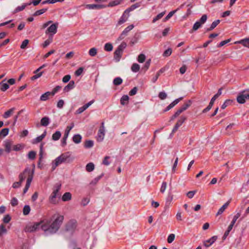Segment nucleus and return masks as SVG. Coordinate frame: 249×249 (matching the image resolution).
Masks as SVG:
<instances>
[{"label": "nucleus", "mask_w": 249, "mask_h": 249, "mask_svg": "<svg viewBox=\"0 0 249 249\" xmlns=\"http://www.w3.org/2000/svg\"><path fill=\"white\" fill-rule=\"evenodd\" d=\"M64 219L62 215H54L51 219H44L40 222L28 225L25 228L26 232H34L41 229L45 235L55 233L58 230Z\"/></svg>", "instance_id": "nucleus-1"}, {"label": "nucleus", "mask_w": 249, "mask_h": 249, "mask_svg": "<svg viewBox=\"0 0 249 249\" xmlns=\"http://www.w3.org/2000/svg\"><path fill=\"white\" fill-rule=\"evenodd\" d=\"M68 156L64 154L56 158L52 163V170H54L57 166L65 162Z\"/></svg>", "instance_id": "nucleus-2"}, {"label": "nucleus", "mask_w": 249, "mask_h": 249, "mask_svg": "<svg viewBox=\"0 0 249 249\" xmlns=\"http://www.w3.org/2000/svg\"><path fill=\"white\" fill-rule=\"evenodd\" d=\"M61 184L58 183L55 185L53 188V191L49 197L50 201L53 204L56 203V197L58 196V193L61 189Z\"/></svg>", "instance_id": "nucleus-3"}, {"label": "nucleus", "mask_w": 249, "mask_h": 249, "mask_svg": "<svg viewBox=\"0 0 249 249\" xmlns=\"http://www.w3.org/2000/svg\"><path fill=\"white\" fill-rule=\"evenodd\" d=\"M247 99H249V89L240 92L237 97V101L239 104L245 103Z\"/></svg>", "instance_id": "nucleus-4"}, {"label": "nucleus", "mask_w": 249, "mask_h": 249, "mask_svg": "<svg viewBox=\"0 0 249 249\" xmlns=\"http://www.w3.org/2000/svg\"><path fill=\"white\" fill-rule=\"evenodd\" d=\"M58 23L57 22L53 23L47 28L45 31L46 35H48L49 37H52L57 33Z\"/></svg>", "instance_id": "nucleus-5"}, {"label": "nucleus", "mask_w": 249, "mask_h": 249, "mask_svg": "<svg viewBox=\"0 0 249 249\" xmlns=\"http://www.w3.org/2000/svg\"><path fill=\"white\" fill-rule=\"evenodd\" d=\"M34 174V170H31L29 168H26L23 171V173H21L19 175V181L22 182L24 180L25 178L27 177L28 178L31 175H32V179L33 178V175Z\"/></svg>", "instance_id": "nucleus-6"}, {"label": "nucleus", "mask_w": 249, "mask_h": 249, "mask_svg": "<svg viewBox=\"0 0 249 249\" xmlns=\"http://www.w3.org/2000/svg\"><path fill=\"white\" fill-rule=\"evenodd\" d=\"M105 128L104 126V123L101 124V126L98 130L97 135L96 136V140L98 142H102L105 138Z\"/></svg>", "instance_id": "nucleus-7"}, {"label": "nucleus", "mask_w": 249, "mask_h": 249, "mask_svg": "<svg viewBox=\"0 0 249 249\" xmlns=\"http://www.w3.org/2000/svg\"><path fill=\"white\" fill-rule=\"evenodd\" d=\"M207 19V16L206 15H203L200 19L196 21L193 25V29L194 31H196L206 21Z\"/></svg>", "instance_id": "nucleus-8"}, {"label": "nucleus", "mask_w": 249, "mask_h": 249, "mask_svg": "<svg viewBox=\"0 0 249 249\" xmlns=\"http://www.w3.org/2000/svg\"><path fill=\"white\" fill-rule=\"evenodd\" d=\"M74 125L73 123H71V125L68 126L65 131L64 137L62 140V145L64 146L66 144L67 139L69 135L70 131L73 128Z\"/></svg>", "instance_id": "nucleus-9"}, {"label": "nucleus", "mask_w": 249, "mask_h": 249, "mask_svg": "<svg viewBox=\"0 0 249 249\" xmlns=\"http://www.w3.org/2000/svg\"><path fill=\"white\" fill-rule=\"evenodd\" d=\"M3 145L5 148V151L7 153H9L12 150L13 142L10 140H5L3 142Z\"/></svg>", "instance_id": "nucleus-10"}, {"label": "nucleus", "mask_w": 249, "mask_h": 249, "mask_svg": "<svg viewBox=\"0 0 249 249\" xmlns=\"http://www.w3.org/2000/svg\"><path fill=\"white\" fill-rule=\"evenodd\" d=\"M134 27V26L133 24H131L126 27L123 31L122 32L120 36H119L118 40L119 41H120L122 39H123L127 35L128 33L131 30H132Z\"/></svg>", "instance_id": "nucleus-11"}, {"label": "nucleus", "mask_w": 249, "mask_h": 249, "mask_svg": "<svg viewBox=\"0 0 249 249\" xmlns=\"http://www.w3.org/2000/svg\"><path fill=\"white\" fill-rule=\"evenodd\" d=\"M129 17V14H127V13H125V11H124V13L120 18L119 20L118 21L117 25H121L125 22L128 19Z\"/></svg>", "instance_id": "nucleus-12"}, {"label": "nucleus", "mask_w": 249, "mask_h": 249, "mask_svg": "<svg viewBox=\"0 0 249 249\" xmlns=\"http://www.w3.org/2000/svg\"><path fill=\"white\" fill-rule=\"evenodd\" d=\"M217 239L216 236H213L208 240L205 241L203 243L204 246L206 247H209L212 245Z\"/></svg>", "instance_id": "nucleus-13"}, {"label": "nucleus", "mask_w": 249, "mask_h": 249, "mask_svg": "<svg viewBox=\"0 0 249 249\" xmlns=\"http://www.w3.org/2000/svg\"><path fill=\"white\" fill-rule=\"evenodd\" d=\"M106 7L105 5L101 4H87L86 5V8L89 9H102Z\"/></svg>", "instance_id": "nucleus-14"}, {"label": "nucleus", "mask_w": 249, "mask_h": 249, "mask_svg": "<svg viewBox=\"0 0 249 249\" xmlns=\"http://www.w3.org/2000/svg\"><path fill=\"white\" fill-rule=\"evenodd\" d=\"M46 134V131L44 132V133L42 135L33 139L32 142V143L36 144L41 142L45 137Z\"/></svg>", "instance_id": "nucleus-15"}, {"label": "nucleus", "mask_w": 249, "mask_h": 249, "mask_svg": "<svg viewBox=\"0 0 249 249\" xmlns=\"http://www.w3.org/2000/svg\"><path fill=\"white\" fill-rule=\"evenodd\" d=\"M235 44H241L244 47L249 48V38H246L241 40L236 41Z\"/></svg>", "instance_id": "nucleus-16"}, {"label": "nucleus", "mask_w": 249, "mask_h": 249, "mask_svg": "<svg viewBox=\"0 0 249 249\" xmlns=\"http://www.w3.org/2000/svg\"><path fill=\"white\" fill-rule=\"evenodd\" d=\"M140 6V4L139 3H136L132 5H131L130 7L126 9L124 11L125 13H127V14H129V13L131 11H133L134 10L136 9V8L139 7Z\"/></svg>", "instance_id": "nucleus-17"}, {"label": "nucleus", "mask_w": 249, "mask_h": 249, "mask_svg": "<svg viewBox=\"0 0 249 249\" xmlns=\"http://www.w3.org/2000/svg\"><path fill=\"white\" fill-rule=\"evenodd\" d=\"M74 88V82L73 81H71L64 88V91L65 92H68L70 90L73 89Z\"/></svg>", "instance_id": "nucleus-18"}, {"label": "nucleus", "mask_w": 249, "mask_h": 249, "mask_svg": "<svg viewBox=\"0 0 249 249\" xmlns=\"http://www.w3.org/2000/svg\"><path fill=\"white\" fill-rule=\"evenodd\" d=\"M190 105H191V101H189V103H186V104H184L179 109H178L177 111V112L179 115L183 111L186 110L190 107Z\"/></svg>", "instance_id": "nucleus-19"}, {"label": "nucleus", "mask_w": 249, "mask_h": 249, "mask_svg": "<svg viewBox=\"0 0 249 249\" xmlns=\"http://www.w3.org/2000/svg\"><path fill=\"white\" fill-rule=\"evenodd\" d=\"M6 79L3 80L0 83V89L2 91H5L9 88V86L8 83H4Z\"/></svg>", "instance_id": "nucleus-20"}, {"label": "nucleus", "mask_w": 249, "mask_h": 249, "mask_svg": "<svg viewBox=\"0 0 249 249\" xmlns=\"http://www.w3.org/2000/svg\"><path fill=\"white\" fill-rule=\"evenodd\" d=\"M32 181V175H31L30 177L27 179L26 185L23 190V194H25L28 190V189L30 186L31 183Z\"/></svg>", "instance_id": "nucleus-21"}, {"label": "nucleus", "mask_w": 249, "mask_h": 249, "mask_svg": "<svg viewBox=\"0 0 249 249\" xmlns=\"http://www.w3.org/2000/svg\"><path fill=\"white\" fill-rule=\"evenodd\" d=\"M230 204V202L228 201L226 203H225L218 211L217 213H216V215H218L220 214H221L224 211L226 210V209L228 207Z\"/></svg>", "instance_id": "nucleus-22"}, {"label": "nucleus", "mask_w": 249, "mask_h": 249, "mask_svg": "<svg viewBox=\"0 0 249 249\" xmlns=\"http://www.w3.org/2000/svg\"><path fill=\"white\" fill-rule=\"evenodd\" d=\"M123 52L120 50L117 49L114 52V59L117 62L120 61V58L122 56Z\"/></svg>", "instance_id": "nucleus-23"}, {"label": "nucleus", "mask_w": 249, "mask_h": 249, "mask_svg": "<svg viewBox=\"0 0 249 249\" xmlns=\"http://www.w3.org/2000/svg\"><path fill=\"white\" fill-rule=\"evenodd\" d=\"M31 4V3H24V4H23L21 6H18L16 9L15 10H14V13H18V12H20V11H22L23 9H25V8L28 6V5H29Z\"/></svg>", "instance_id": "nucleus-24"}, {"label": "nucleus", "mask_w": 249, "mask_h": 249, "mask_svg": "<svg viewBox=\"0 0 249 249\" xmlns=\"http://www.w3.org/2000/svg\"><path fill=\"white\" fill-rule=\"evenodd\" d=\"M71 199V195L70 192L65 193L62 197L63 201H68Z\"/></svg>", "instance_id": "nucleus-25"}, {"label": "nucleus", "mask_w": 249, "mask_h": 249, "mask_svg": "<svg viewBox=\"0 0 249 249\" xmlns=\"http://www.w3.org/2000/svg\"><path fill=\"white\" fill-rule=\"evenodd\" d=\"M82 137L80 134H75L73 136V142L75 143H79L81 142Z\"/></svg>", "instance_id": "nucleus-26"}, {"label": "nucleus", "mask_w": 249, "mask_h": 249, "mask_svg": "<svg viewBox=\"0 0 249 249\" xmlns=\"http://www.w3.org/2000/svg\"><path fill=\"white\" fill-rule=\"evenodd\" d=\"M95 166L93 163L89 162L86 166V170L87 172H90L94 170Z\"/></svg>", "instance_id": "nucleus-27"}, {"label": "nucleus", "mask_w": 249, "mask_h": 249, "mask_svg": "<svg viewBox=\"0 0 249 249\" xmlns=\"http://www.w3.org/2000/svg\"><path fill=\"white\" fill-rule=\"evenodd\" d=\"M40 123L42 126H46L50 123V119L47 117H43L41 119Z\"/></svg>", "instance_id": "nucleus-28"}, {"label": "nucleus", "mask_w": 249, "mask_h": 249, "mask_svg": "<svg viewBox=\"0 0 249 249\" xmlns=\"http://www.w3.org/2000/svg\"><path fill=\"white\" fill-rule=\"evenodd\" d=\"M52 93L51 92L47 91L45 93L43 94L40 98V100L41 101H45L49 99V97Z\"/></svg>", "instance_id": "nucleus-29"}, {"label": "nucleus", "mask_w": 249, "mask_h": 249, "mask_svg": "<svg viewBox=\"0 0 249 249\" xmlns=\"http://www.w3.org/2000/svg\"><path fill=\"white\" fill-rule=\"evenodd\" d=\"M15 109V108L14 107H13L6 111L3 115V118H4L5 119L9 118L10 116V115L13 113Z\"/></svg>", "instance_id": "nucleus-30"}, {"label": "nucleus", "mask_w": 249, "mask_h": 249, "mask_svg": "<svg viewBox=\"0 0 249 249\" xmlns=\"http://www.w3.org/2000/svg\"><path fill=\"white\" fill-rule=\"evenodd\" d=\"M61 136V133L59 131H56L54 133H53L52 135V139L53 141H57L58 140Z\"/></svg>", "instance_id": "nucleus-31"}, {"label": "nucleus", "mask_w": 249, "mask_h": 249, "mask_svg": "<svg viewBox=\"0 0 249 249\" xmlns=\"http://www.w3.org/2000/svg\"><path fill=\"white\" fill-rule=\"evenodd\" d=\"M24 148V145L22 144H14L13 145L12 150L19 151Z\"/></svg>", "instance_id": "nucleus-32"}, {"label": "nucleus", "mask_w": 249, "mask_h": 249, "mask_svg": "<svg viewBox=\"0 0 249 249\" xmlns=\"http://www.w3.org/2000/svg\"><path fill=\"white\" fill-rule=\"evenodd\" d=\"M129 100V97L127 95H123L122 98H121V104L122 105H125L127 104L128 101Z\"/></svg>", "instance_id": "nucleus-33"}, {"label": "nucleus", "mask_w": 249, "mask_h": 249, "mask_svg": "<svg viewBox=\"0 0 249 249\" xmlns=\"http://www.w3.org/2000/svg\"><path fill=\"white\" fill-rule=\"evenodd\" d=\"M173 196L171 195H169L166 200L165 202V207L167 208H169L171 204L172 201L173 200Z\"/></svg>", "instance_id": "nucleus-34"}, {"label": "nucleus", "mask_w": 249, "mask_h": 249, "mask_svg": "<svg viewBox=\"0 0 249 249\" xmlns=\"http://www.w3.org/2000/svg\"><path fill=\"white\" fill-rule=\"evenodd\" d=\"M220 20L217 19L213 22L210 28L207 29V31H212L214 29L217 25L220 23Z\"/></svg>", "instance_id": "nucleus-35"}, {"label": "nucleus", "mask_w": 249, "mask_h": 249, "mask_svg": "<svg viewBox=\"0 0 249 249\" xmlns=\"http://www.w3.org/2000/svg\"><path fill=\"white\" fill-rule=\"evenodd\" d=\"M131 71L134 72H137L139 71L140 66L137 63H133L131 68Z\"/></svg>", "instance_id": "nucleus-36"}, {"label": "nucleus", "mask_w": 249, "mask_h": 249, "mask_svg": "<svg viewBox=\"0 0 249 249\" xmlns=\"http://www.w3.org/2000/svg\"><path fill=\"white\" fill-rule=\"evenodd\" d=\"M31 211L30 207L29 205H25L23 209V214L24 215L29 214Z\"/></svg>", "instance_id": "nucleus-37"}, {"label": "nucleus", "mask_w": 249, "mask_h": 249, "mask_svg": "<svg viewBox=\"0 0 249 249\" xmlns=\"http://www.w3.org/2000/svg\"><path fill=\"white\" fill-rule=\"evenodd\" d=\"M186 120V117L184 116H181L179 119L178 121L177 124H175L176 126H177L178 127H179L180 126H181L183 123L185 122Z\"/></svg>", "instance_id": "nucleus-38"}, {"label": "nucleus", "mask_w": 249, "mask_h": 249, "mask_svg": "<svg viewBox=\"0 0 249 249\" xmlns=\"http://www.w3.org/2000/svg\"><path fill=\"white\" fill-rule=\"evenodd\" d=\"M123 82V80L121 77H118L115 78L113 81V83L115 86H119Z\"/></svg>", "instance_id": "nucleus-39"}, {"label": "nucleus", "mask_w": 249, "mask_h": 249, "mask_svg": "<svg viewBox=\"0 0 249 249\" xmlns=\"http://www.w3.org/2000/svg\"><path fill=\"white\" fill-rule=\"evenodd\" d=\"M36 154V153L35 151H31L28 153L27 155V157L29 159L33 160L35 159Z\"/></svg>", "instance_id": "nucleus-40"}, {"label": "nucleus", "mask_w": 249, "mask_h": 249, "mask_svg": "<svg viewBox=\"0 0 249 249\" xmlns=\"http://www.w3.org/2000/svg\"><path fill=\"white\" fill-rule=\"evenodd\" d=\"M94 142L92 140H87L86 141L85 143V147L86 148H89L93 147Z\"/></svg>", "instance_id": "nucleus-41"}, {"label": "nucleus", "mask_w": 249, "mask_h": 249, "mask_svg": "<svg viewBox=\"0 0 249 249\" xmlns=\"http://www.w3.org/2000/svg\"><path fill=\"white\" fill-rule=\"evenodd\" d=\"M182 99V97H180L178 99H175L173 102H172L171 104H170L168 106L170 108H172L175 105L178 104L180 100H181Z\"/></svg>", "instance_id": "nucleus-42"}, {"label": "nucleus", "mask_w": 249, "mask_h": 249, "mask_svg": "<svg viewBox=\"0 0 249 249\" xmlns=\"http://www.w3.org/2000/svg\"><path fill=\"white\" fill-rule=\"evenodd\" d=\"M104 49L107 52H110L113 49V46L111 43H107L105 45Z\"/></svg>", "instance_id": "nucleus-43"}, {"label": "nucleus", "mask_w": 249, "mask_h": 249, "mask_svg": "<svg viewBox=\"0 0 249 249\" xmlns=\"http://www.w3.org/2000/svg\"><path fill=\"white\" fill-rule=\"evenodd\" d=\"M162 72V70H160L158 72H157L155 75L153 77V78L151 79V81L153 83H154L157 81V79H158L159 77L160 76V73Z\"/></svg>", "instance_id": "nucleus-44"}, {"label": "nucleus", "mask_w": 249, "mask_h": 249, "mask_svg": "<svg viewBox=\"0 0 249 249\" xmlns=\"http://www.w3.org/2000/svg\"><path fill=\"white\" fill-rule=\"evenodd\" d=\"M145 55L143 53H141L138 56L137 61L139 63H142L143 62H144V61L145 60Z\"/></svg>", "instance_id": "nucleus-45"}, {"label": "nucleus", "mask_w": 249, "mask_h": 249, "mask_svg": "<svg viewBox=\"0 0 249 249\" xmlns=\"http://www.w3.org/2000/svg\"><path fill=\"white\" fill-rule=\"evenodd\" d=\"M97 50L95 48H92L89 51V55L91 56H95L97 54Z\"/></svg>", "instance_id": "nucleus-46"}, {"label": "nucleus", "mask_w": 249, "mask_h": 249, "mask_svg": "<svg viewBox=\"0 0 249 249\" xmlns=\"http://www.w3.org/2000/svg\"><path fill=\"white\" fill-rule=\"evenodd\" d=\"M9 133V129L8 128H3L0 132V137L2 136L3 137H5Z\"/></svg>", "instance_id": "nucleus-47"}, {"label": "nucleus", "mask_w": 249, "mask_h": 249, "mask_svg": "<svg viewBox=\"0 0 249 249\" xmlns=\"http://www.w3.org/2000/svg\"><path fill=\"white\" fill-rule=\"evenodd\" d=\"M165 14V12H161L160 14H159L156 17H155L153 19V23H155L156 22L157 20H159Z\"/></svg>", "instance_id": "nucleus-48"}, {"label": "nucleus", "mask_w": 249, "mask_h": 249, "mask_svg": "<svg viewBox=\"0 0 249 249\" xmlns=\"http://www.w3.org/2000/svg\"><path fill=\"white\" fill-rule=\"evenodd\" d=\"M52 37H49L48 39L46 40L43 43L42 47L43 48H46L52 42Z\"/></svg>", "instance_id": "nucleus-49"}, {"label": "nucleus", "mask_w": 249, "mask_h": 249, "mask_svg": "<svg viewBox=\"0 0 249 249\" xmlns=\"http://www.w3.org/2000/svg\"><path fill=\"white\" fill-rule=\"evenodd\" d=\"M241 216V212H237L235 215H234L232 220L231 221V223L235 224L237 220Z\"/></svg>", "instance_id": "nucleus-50"}, {"label": "nucleus", "mask_w": 249, "mask_h": 249, "mask_svg": "<svg viewBox=\"0 0 249 249\" xmlns=\"http://www.w3.org/2000/svg\"><path fill=\"white\" fill-rule=\"evenodd\" d=\"M11 220V217L8 214H6L3 218L2 221L4 223H8Z\"/></svg>", "instance_id": "nucleus-51"}, {"label": "nucleus", "mask_w": 249, "mask_h": 249, "mask_svg": "<svg viewBox=\"0 0 249 249\" xmlns=\"http://www.w3.org/2000/svg\"><path fill=\"white\" fill-rule=\"evenodd\" d=\"M175 238V235L173 233L169 234L167 238V242L168 243H171L173 242Z\"/></svg>", "instance_id": "nucleus-52"}, {"label": "nucleus", "mask_w": 249, "mask_h": 249, "mask_svg": "<svg viewBox=\"0 0 249 249\" xmlns=\"http://www.w3.org/2000/svg\"><path fill=\"white\" fill-rule=\"evenodd\" d=\"M47 11V9H42L36 11L34 14V16H39L44 13Z\"/></svg>", "instance_id": "nucleus-53"}, {"label": "nucleus", "mask_w": 249, "mask_h": 249, "mask_svg": "<svg viewBox=\"0 0 249 249\" xmlns=\"http://www.w3.org/2000/svg\"><path fill=\"white\" fill-rule=\"evenodd\" d=\"M167 96V95L166 93L163 91L160 92L159 94V97L161 100L165 99V98H166Z\"/></svg>", "instance_id": "nucleus-54"}, {"label": "nucleus", "mask_w": 249, "mask_h": 249, "mask_svg": "<svg viewBox=\"0 0 249 249\" xmlns=\"http://www.w3.org/2000/svg\"><path fill=\"white\" fill-rule=\"evenodd\" d=\"M172 53V50L170 48H168L166 50H165L163 53V56L164 57H167L170 56Z\"/></svg>", "instance_id": "nucleus-55"}, {"label": "nucleus", "mask_w": 249, "mask_h": 249, "mask_svg": "<svg viewBox=\"0 0 249 249\" xmlns=\"http://www.w3.org/2000/svg\"><path fill=\"white\" fill-rule=\"evenodd\" d=\"M196 193V191H189L186 194V196L188 198H192L194 197Z\"/></svg>", "instance_id": "nucleus-56"}, {"label": "nucleus", "mask_w": 249, "mask_h": 249, "mask_svg": "<svg viewBox=\"0 0 249 249\" xmlns=\"http://www.w3.org/2000/svg\"><path fill=\"white\" fill-rule=\"evenodd\" d=\"M28 43L29 40L28 39L24 40L20 45V48L22 49H25L28 45Z\"/></svg>", "instance_id": "nucleus-57"}, {"label": "nucleus", "mask_w": 249, "mask_h": 249, "mask_svg": "<svg viewBox=\"0 0 249 249\" xmlns=\"http://www.w3.org/2000/svg\"><path fill=\"white\" fill-rule=\"evenodd\" d=\"M167 187V183L165 182H163L161 184V186L160 189V191L163 193L165 191Z\"/></svg>", "instance_id": "nucleus-58"}, {"label": "nucleus", "mask_w": 249, "mask_h": 249, "mask_svg": "<svg viewBox=\"0 0 249 249\" xmlns=\"http://www.w3.org/2000/svg\"><path fill=\"white\" fill-rule=\"evenodd\" d=\"M43 72H40L39 73H35V75H34L32 77L31 79L32 80H36L40 77H41L42 75Z\"/></svg>", "instance_id": "nucleus-59"}, {"label": "nucleus", "mask_w": 249, "mask_h": 249, "mask_svg": "<svg viewBox=\"0 0 249 249\" xmlns=\"http://www.w3.org/2000/svg\"><path fill=\"white\" fill-rule=\"evenodd\" d=\"M61 87L59 86H57L56 87H55L51 92L52 95L53 96L58 91H59L61 89Z\"/></svg>", "instance_id": "nucleus-60"}, {"label": "nucleus", "mask_w": 249, "mask_h": 249, "mask_svg": "<svg viewBox=\"0 0 249 249\" xmlns=\"http://www.w3.org/2000/svg\"><path fill=\"white\" fill-rule=\"evenodd\" d=\"M94 102V100H92L88 103L84 105L83 106H82L83 107H84L85 110H86L89 106H90Z\"/></svg>", "instance_id": "nucleus-61"}, {"label": "nucleus", "mask_w": 249, "mask_h": 249, "mask_svg": "<svg viewBox=\"0 0 249 249\" xmlns=\"http://www.w3.org/2000/svg\"><path fill=\"white\" fill-rule=\"evenodd\" d=\"M64 105V102L63 100H59L57 104V107L59 108H61L63 107Z\"/></svg>", "instance_id": "nucleus-62"}, {"label": "nucleus", "mask_w": 249, "mask_h": 249, "mask_svg": "<svg viewBox=\"0 0 249 249\" xmlns=\"http://www.w3.org/2000/svg\"><path fill=\"white\" fill-rule=\"evenodd\" d=\"M70 79H71V75L69 74L66 75L63 77V78L62 79V81L64 83H66L70 81Z\"/></svg>", "instance_id": "nucleus-63"}, {"label": "nucleus", "mask_w": 249, "mask_h": 249, "mask_svg": "<svg viewBox=\"0 0 249 249\" xmlns=\"http://www.w3.org/2000/svg\"><path fill=\"white\" fill-rule=\"evenodd\" d=\"M83 71V68L81 67L77 69L75 72V74L76 76H78L80 75Z\"/></svg>", "instance_id": "nucleus-64"}]
</instances>
